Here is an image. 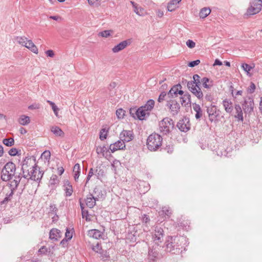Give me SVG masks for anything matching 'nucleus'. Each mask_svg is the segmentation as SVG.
<instances>
[{
	"mask_svg": "<svg viewBox=\"0 0 262 262\" xmlns=\"http://www.w3.org/2000/svg\"><path fill=\"white\" fill-rule=\"evenodd\" d=\"M93 174H94V170L92 168L90 169L88 175L87 176L86 183H87L89 182V181L90 180L91 178L93 176Z\"/></svg>",
	"mask_w": 262,
	"mask_h": 262,
	"instance_id": "4d7b16f0",
	"label": "nucleus"
},
{
	"mask_svg": "<svg viewBox=\"0 0 262 262\" xmlns=\"http://www.w3.org/2000/svg\"><path fill=\"white\" fill-rule=\"evenodd\" d=\"M97 200L95 199V198L93 196L92 193L89 194L86 199H85V202L88 207L90 208H93L96 205V201Z\"/></svg>",
	"mask_w": 262,
	"mask_h": 262,
	"instance_id": "dca6fc26",
	"label": "nucleus"
},
{
	"mask_svg": "<svg viewBox=\"0 0 262 262\" xmlns=\"http://www.w3.org/2000/svg\"><path fill=\"white\" fill-rule=\"evenodd\" d=\"M138 109L136 108H130L129 110V113L130 115L134 118H137V117Z\"/></svg>",
	"mask_w": 262,
	"mask_h": 262,
	"instance_id": "8fccbe9b",
	"label": "nucleus"
},
{
	"mask_svg": "<svg viewBox=\"0 0 262 262\" xmlns=\"http://www.w3.org/2000/svg\"><path fill=\"white\" fill-rule=\"evenodd\" d=\"M149 113H147L145 111L142 106L138 108L137 117V118L140 120H143L144 119L146 116H148Z\"/></svg>",
	"mask_w": 262,
	"mask_h": 262,
	"instance_id": "cd10ccee",
	"label": "nucleus"
},
{
	"mask_svg": "<svg viewBox=\"0 0 262 262\" xmlns=\"http://www.w3.org/2000/svg\"><path fill=\"white\" fill-rule=\"evenodd\" d=\"M19 183L20 179L18 176L16 177L15 179L12 180V181L8 183V184L10 187V190L6 193L5 198L1 202L2 205L7 204L9 201L11 200L14 192L17 189Z\"/></svg>",
	"mask_w": 262,
	"mask_h": 262,
	"instance_id": "20e7f679",
	"label": "nucleus"
},
{
	"mask_svg": "<svg viewBox=\"0 0 262 262\" xmlns=\"http://www.w3.org/2000/svg\"><path fill=\"white\" fill-rule=\"evenodd\" d=\"M200 63V60L199 59H197V60L189 62L188 64V66L189 67L193 68V67H194L195 66L198 65Z\"/></svg>",
	"mask_w": 262,
	"mask_h": 262,
	"instance_id": "3c124183",
	"label": "nucleus"
},
{
	"mask_svg": "<svg viewBox=\"0 0 262 262\" xmlns=\"http://www.w3.org/2000/svg\"><path fill=\"white\" fill-rule=\"evenodd\" d=\"M200 78H201V77L199 75L194 74L193 76V80L191 81L192 82H198V81H201Z\"/></svg>",
	"mask_w": 262,
	"mask_h": 262,
	"instance_id": "0e129e2a",
	"label": "nucleus"
},
{
	"mask_svg": "<svg viewBox=\"0 0 262 262\" xmlns=\"http://www.w3.org/2000/svg\"><path fill=\"white\" fill-rule=\"evenodd\" d=\"M262 8L261 0H251L250 6L247 9L245 15H252L259 13Z\"/></svg>",
	"mask_w": 262,
	"mask_h": 262,
	"instance_id": "423d86ee",
	"label": "nucleus"
},
{
	"mask_svg": "<svg viewBox=\"0 0 262 262\" xmlns=\"http://www.w3.org/2000/svg\"><path fill=\"white\" fill-rule=\"evenodd\" d=\"M165 150L167 152V153L171 154L173 150V148L172 146L168 145L166 146Z\"/></svg>",
	"mask_w": 262,
	"mask_h": 262,
	"instance_id": "13d9d810",
	"label": "nucleus"
},
{
	"mask_svg": "<svg viewBox=\"0 0 262 262\" xmlns=\"http://www.w3.org/2000/svg\"><path fill=\"white\" fill-rule=\"evenodd\" d=\"M18 122L22 125H26L30 122V117L27 116L21 115L18 119Z\"/></svg>",
	"mask_w": 262,
	"mask_h": 262,
	"instance_id": "72a5a7b5",
	"label": "nucleus"
},
{
	"mask_svg": "<svg viewBox=\"0 0 262 262\" xmlns=\"http://www.w3.org/2000/svg\"><path fill=\"white\" fill-rule=\"evenodd\" d=\"M16 40L20 45L24 46V45H25V43L27 41L28 39L25 37H17Z\"/></svg>",
	"mask_w": 262,
	"mask_h": 262,
	"instance_id": "49530a36",
	"label": "nucleus"
},
{
	"mask_svg": "<svg viewBox=\"0 0 262 262\" xmlns=\"http://www.w3.org/2000/svg\"><path fill=\"white\" fill-rule=\"evenodd\" d=\"M75 171H80V165L78 163H76L73 167V172Z\"/></svg>",
	"mask_w": 262,
	"mask_h": 262,
	"instance_id": "338daca9",
	"label": "nucleus"
},
{
	"mask_svg": "<svg viewBox=\"0 0 262 262\" xmlns=\"http://www.w3.org/2000/svg\"><path fill=\"white\" fill-rule=\"evenodd\" d=\"M60 231L57 229L53 228L50 231L49 237L52 240L58 241L61 237Z\"/></svg>",
	"mask_w": 262,
	"mask_h": 262,
	"instance_id": "6ab92c4d",
	"label": "nucleus"
},
{
	"mask_svg": "<svg viewBox=\"0 0 262 262\" xmlns=\"http://www.w3.org/2000/svg\"><path fill=\"white\" fill-rule=\"evenodd\" d=\"M207 113L209 116V120L213 122L216 119L217 117L219 115V113L217 112V108L215 105H211L207 108Z\"/></svg>",
	"mask_w": 262,
	"mask_h": 262,
	"instance_id": "4468645a",
	"label": "nucleus"
},
{
	"mask_svg": "<svg viewBox=\"0 0 262 262\" xmlns=\"http://www.w3.org/2000/svg\"><path fill=\"white\" fill-rule=\"evenodd\" d=\"M193 109L196 112L195 117L196 119H200L202 116V111L199 104H193Z\"/></svg>",
	"mask_w": 262,
	"mask_h": 262,
	"instance_id": "2f4dec72",
	"label": "nucleus"
},
{
	"mask_svg": "<svg viewBox=\"0 0 262 262\" xmlns=\"http://www.w3.org/2000/svg\"><path fill=\"white\" fill-rule=\"evenodd\" d=\"M166 106L169 108L173 116L177 115L180 111V104L176 100L169 99L167 100Z\"/></svg>",
	"mask_w": 262,
	"mask_h": 262,
	"instance_id": "9d476101",
	"label": "nucleus"
},
{
	"mask_svg": "<svg viewBox=\"0 0 262 262\" xmlns=\"http://www.w3.org/2000/svg\"><path fill=\"white\" fill-rule=\"evenodd\" d=\"M174 125L173 120L166 117L159 122V130L163 135H167L173 129Z\"/></svg>",
	"mask_w": 262,
	"mask_h": 262,
	"instance_id": "39448f33",
	"label": "nucleus"
},
{
	"mask_svg": "<svg viewBox=\"0 0 262 262\" xmlns=\"http://www.w3.org/2000/svg\"><path fill=\"white\" fill-rule=\"evenodd\" d=\"M125 149V144L120 139L113 144L110 145V149L112 152H114L117 150H123Z\"/></svg>",
	"mask_w": 262,
	"mask_h": 262,
	"instance_id": "2eb2a0df",
	"label": "nucleus"
},
{
	"mask_svg": "<svg viewBox=\"0 0 262 262\" xmlns=\"http://www.w3.org/2000/svg\"><path fill=\"white\" fill-rule=\"evenodd\" d=\"M64 187L66 196H70L72 194L73 192V187L71 183L68 180L64 182Z\"/></svg>",
	"mask_w": 262,
	"mask_h": 262,
	"instance_id": "5701e85b",
	"label": "nucleus"
},
{
	"mask_svg": "<svg viewBox=\"0 0 262 262\" xmlns=\"http://www.w3.org/2000/svg\"><path fill=\"white\" fill-rule=\"evenodd\" d=\"M201 82L203 86L206 89H210L213 86V81L210 80L208 78H203L201 79Z\"/></svg>",
	"mask_w": 262,
	"mask_h": 262,
	"instance_id": "7c9ffc66",
	"label": "nucleus"
},
{
	"mask_svg": "<svg viewBox=\"0 0 262 262\" xmlns=\"http://www.w3.org/2000/svg\"><path fill=\"white\" fill-rule=\"evenodd\" d=\"M185 241L183 236H173L168 237L165 242V250L171 254H179L183 249L182 243Z\"/></svg>",
	"mask_w": 262,
	"mask_h": 262,
	"instance_id": "f257e3e1",
	"label": "nucleus"
},
{
	"mask_svg": "<svg viewBox=\"0 0 262 262\" xmlns=\"http://www.w3.org/2000/svg\"><path fill=\"white\" fill-rule=\"evenodd\" d=\"M242 106L246 114H251L254 110V103L253 99L250 97L244 98V102L242 103Z\"/></svg>",
	"mask_w": 262,
	"mask_h": 262,
	"instance_id": "0eeeda50",
	"label": "nucleus"
},
{
	"mask_svg": "<svg viewBox=\"0 0 262 262\" xmlns=\"http://www.w3.org/2000/svg\"><path fill=\"white\" fill-rule=\"evenodd\" d=\"M20 152V150H18L16 148H11L8 153L11 156H15L16 155H19L20 154L19 152Z\"/></svg>",
	"mask_w": 262,
	"mask_h": 262,
	"instance_id": "c03bdc74",
	"label": "nucleus"
},
{
	"mask_svg": "<svg viewBox=\"0 0 262 262\" xmlns=\"http://www.w3.org/2000/svg\"><path fill=\"white\" fill-rule=\"evenodd\" d=\"M255 85L252 82L248 89V91L249 93L252 94L255 91Z\"/></svg>",
	"mask_w": 262,
	"mask_h": 262,
	"instance_id": "6e6d98bb",
	"label": "nucleus"
},
{
	"mask_svg": "<svg viewBox=\"0 0 262 262\" xmlns=\"http://www.w3.org/2000/svg\"><path fill=\"white\" fill-rule=\"evenodd\" d=\"M223 105L225 111L228 113H231L233 111V105L232 102L228 99H225L223 101Z\"/></svg>",
	"mask_w": 262,
	"mask_h": 262,
	"instance_id": "b1692460",
	"label": "nucleus"
},
{
	"mask_svg": "<svg viewBox=\"0 0 262 262\" xmlns=\"http://www.w3.org/2000/svg\"><path fill=\"white\" fill-rule=\"evenodd\" d=\"M134 134L132 130H123L120 134V139L124 143L128 142L134 138Z\"/></svg>",
	"mask_w": 262,
	"mask_h": 262,
	"instance_id": "f8f14e48",
	"label": "nucleus"
},
{
	"mask_svg": "<svg viewBox=\"0 0 262 262\" xmlns=\"http://www.w3.org/2000/svg\"><path fill=\"white\" fill-rule=\"evenodd\" d=\"M59 180L57 175L53 174L50 180L49 183L50 185L55 186L59 183Z\"/></svg>",
	"mask_w": 262,
	"mask_h": 262,
	"instance_id": "4c0bfd02",
	"label": "nucleus"
},
{
	"mask_svg": "<svg viewBox=\"0 0 262 262\" xmlns=\"http://www.w3.org/2000/svg\"><path fill=\"white\" fill-rule=\"evenodd\" d=\"M154 105L155 101L152 99H149L146 102L144 105L142 106V107L147 113H149L154 108Z\"/></svg>",
	"mask_w": 262,
	"mask_h": 262,
	"instance_id": "c85d7f7f",
	"label": "nucleus"
},
{
	"mask_svg": "<svg viewBox=\"0 0 262 262\" xmlns=\"http://www.w3.org/2000/svg\"><path fill=\"white\" fill-rule=\"evenodd\" d=\"M178 87H181V85L178 84L173 85L167 93V98L172 99L174 97H177Z\"/></svg>",
	"mask_w": 262,
	"mask_h": 262,
	"instance_id": "aec40b11",
	"label": "nucleus"
},
{
	"mask_svg": "<svg viewBox=\"0 0 262 262\" xmlns=\"http://www.w3.org/2000/svg\"><path fill=\"white\" fill-rule=\"evenodd\" d=\"M186 45L188 48L192 49L195 47V43L193 40L188 39L186 41Z\"/></svg>",
	"mask_w": 262,
	"mask_h": 262,
	"instance_id": "603ef678",
	"label": "nucleus"
},
{
	"mask_svg": "<svg viewBox=\"0 0 262 262\" xmlns=\"http://www.w3.org/2000/svg\"><path fill=\"white\" fill-rule=\"evenodd\" d=\"M107 132L105 129L103 128L100 130L99 138L101 140H104L106 138Z\"/></svg>",
	"mask_w": 262,
	"mask_h": 262,
	"instance_id": "37998d69",
	"label": "nucleus"
},
{
	"mask_svg": "<svg viewBox=\"0 0 262 262\" xmlns=\"http://www.w3.org/2000/svg\"><path fill=\"white\" fill-rule=\"evenodd\" d=\"M51 132L56 136L59 137H63L64 132L57 126H52L51 128Z\"/></svg>",
	"mask_w": 262,
	"mask_h": 262,
	"instance_id": "473e14b6",
	"label": "nucleus"
},
{
	"mask_svg": "<svg viewBox=\"0 0 262 262\" xmlns=\"http://www.w3.org/2000/svg\"><path fill=\"white\" fill-rule=\"evenodd\" d=\"M128 45V41L127 40H124L116 46H115L113 49L112 51L114 53H117L122 50H123L124 48H125Z\"/></svg>",
	"mask_w": 262,
	"mask_h": 262,
	"instance_id": "4be33fe9",
	"label": "nucleus"
},
{
	"mask_svg": "<svg viewBox=\"0 0 262 262\" xmlns=\"http://www.w3.org/2000/svg\"><path fill=\"white\" fill-rule=\"evenodd\" d=\"M46 54L48 56L53 57L54 55L53 51L51 50H49L46 51Z\"/></svg>",
	"mask_w": 262,
	"mask_h": 262,
	"instance_id": "774afa93",
	"label": "nucleus"
},
{
	"mask_svg": "<svg viewBox=\"0 0 262 262\" xmlns=\"http://www.w3.org/2000/svg\"><path fill=\"white\" fill-rule=\"evenodd\" d=\"M93 196L97 201L103 200L106 195V192L100 186H96L93 190Z\"/></svg>",
	"mask_w": 262,
	"mask_h": 262,
	"instance_id": "ddd939ff",
	"label": "nucleus"
},
{
	"mask_svg": "<svg viewBox=\"0 0 262 262\" xmlns=\"http://www.w3.org/2000/svg\"><path fill=\"white\" fill-rule=\"evenodd\" d=\"M1 170V178L3 181L10 182L12 181V179L16 177H19L20 181L21 180V173L15 174L16 165L12 162H7Z\"/></svg>",
	"mask_w": 262,
	"mask_h": 262,
	"instance_id": "f03ea898",
	"label": "nucleus"
},
{
	"mask_svg": "<svg viewBox=\"0 0 262 262\" xmlns=\"http://www.w3.org/2000/svg\"><path fill=\"white\" fill-rule=\"evenodd\" d=\"M113 33L112 30H104L99 33L98 35L102 37H107Z\"/></svg>",
	"mask_w": 262,
	"mask_h": 262,
	"instance_id": "a19ab883",
	"label": "nucleus"
},
{
	"mask_svg": "<svg viewBox=\"0 0 262 262\" xmlns=\"http://www.w3.org/2000/svg\"><path fill=\"white\" fill-rule=\"evenodd\" d=\"M154 241H160L163 236V230L160 227L155 228L154 234L152 235Z\"/></svg>",
	"mask_w": 262,
	"mask_h": 262,
	"instance_id": "a211bd4d",
	"label": "nucleus"
},
{
	"mask_svg": "<svg viewBox=\"0 0 262 262\" xmlns=\"http://www.w3.org/2000/svg\"><path fill=\"white\" fill-rule=\"evenodd\" d=\"M88 3L91 6L98 5L99 4V0H88Z\"/></svg>",
	"mask_w": 262,
	"mask_h": 262,
	"instance_id": "e2e57ef3",
	"label": "nucleus"
},
{
	"mask_svg": "<svg viewBox=\"0 0 262 262\" xmlns=\"http://www.w3.org/2000/svg\"><path fill=\"white\" fill-rule=\"evenodd\" d=\"M24 46L32 52L36 54L38 53V49L31 40H28Z\"/></svg>",
	"mask_w": 262,
	"mask_h": 262,
	"instance_id": "bb28decb",
	"label": "nucleus"
},
{
	"mask_svg": "<svg viewBox=\"0 0 262 262\" xmlns=\"http://www.w3.org/2000/svg\"><path fill=\"white\" fill-rule=\"evenodd\" d=\"M50 105L52 107V108L55 114V115H56V117H58V112L59 111V108H58V107L55 105V104L51 101H50V100H47V101Z\"/></svg>",
	"mask_w": 262,
	"mask_h": 262,
	"instance_id": "58836bf2",
	"label": "nucleus"
},
{
	"mask_svg": "<svg viewBox=\"0 0 262 262\" xmlns=\"http://www.w3.org/2000/svg\"><path fill=\"white\" fill-rule=\"evenodd\" d=\"M242 67L243 68V69L247 72V75H248L249 74V71L252 69L254 68V66H250L247 63H243L242 65Z\"/></svg>",
	"mask_w": 262,
	"mask_h": 262,
	"instance_id": "a18cd8bd",
	"label": "nucleus"
},
{
	"mask_svg": "<svg viewBox=\"0 0 262 262\" xmlns=\"http://www.w3.org/2000/svg\"><path fill=\"white\" fill-rule=\"evenodd\" d=\"M234 108L235 111L234 117L238 121L243 122L244 121L243 113L241 105L239 104H235Z\"/></svg>",
	"mask_w": 262,
	"mask_h": 262,
	"instance_id": "f3484780",
	"label": "nucleus"
},
{
	"mask_svg": "<svg viewBox=\"0 0 262 262\" xmlns=\"http://www.w3.org/2000/svg\"><path fill=\"white\" fill-rule=\"evenodd\" d=\"M48 252V248L45 246L41 247L39 250L38 252L40 254H45Z\"/></svg>",
	"mask_w": 262,
	"mask_h": 262,
	"instance_id": "5fc2aeb1",
	"label": "nucleus"
},
{
	"mask_svg": "<svg viewBox=\"0 0 262 262\" xmlns=\"http://www.w3.org/2000/svg\"><path fill=\"white\" fill-rule=\"evenodd\" d=\"M177 126L181 132H187L190 128L189 119L185 117L182 120H179L177 124Z\"/></svg>",
	"mask_w": 262,
	"mask_h": 262,
	"instance_id": "9b49d317",
	"label": "nucleus"
},
{
	"mask_svg": "<svg viewBox=\"0 0 262 262\" xmlns=\"http://www.w3.org/2000/svg\"><path fill=\"white\" fill-rule=\"evenodd\" d=\"M3 143L8 147H11L14 144V140L12 138H5L3 140Z\"/></svg>",
	"mask_w": 262,
	"mask_h": 262,
	"instance_id": "c9c22d12",
	"label": "nucleus"
},
{
	"mask_svg": "<svg viewBox=\"0 0 262 262\" xmlns=\"http://www.w3.org/2000/svg\"><path fill=\"white\" fill-rule=\"evenodd\" d=\"M125 111L123 110L122 108H119L117 110L116 112V116L119 119H122L124 118L125 116Z\"/></svg>",
	"mask_w": 262,
	"mask_h": 262,
	"instance_id": "ea45409f",
	"label": "nucleus"
},
{
	"mask_svg": "<svg viewBox=\"0 0 262 262\" xmlns=\"http://www.w3.org/2000/svg\"><path fill=\"white\" fill-rule=\"evenodd\" d=\"M72 234H73L72 232H71L68 229H67L66 232L65 234V236H66L65 238H67L66 239H67L68 241L70 240L72 238V236H73Z\"/></svg>",
	"mask_w": 262,
	"mask_h": 262,
	"instance_id": "864d4df0",
	"label": "nucleus"
},
{
	"mask_svg": "<svg viewBox=\"0 0 262 262\" xmlns=\"http://www.w3.org/2000/svg\"><path fill=\"white\" fill-rule=\"evenodd\" d=\"M88 236L94 239H99L102 236V233L97 229L90 230L88 232Z\"/></svg>",
	"mask_w": 262,
	"mask_h": 262,
	"instance_id": "412c9836",
	"label": "nucleus"
},
{
	"mask_svg": "<svg viewBox=\"0 0 262 262\" xmlns=\"http://www.w3.org/2000/svg\"><path fill=\"white\" fill-rule=\"evenodd\" d=\"M181 103L185 106L191 103V96L188 93L184 94L181 98Z\"/></svg>",
	"mask_w": 262,
	"mask_h": 262,
	"instance_id": "a878e982",
	"label": "nucleus"
},
{
	"mask_svg": "<svg viewBox=\"0 0 262 262\" xmlns=\"http://www.w3.org/2000/svg\"><path fill=\"white\" fill-rule=\"evenodd\" d=\"M161 214H165V215H167L168 217L170 216V215L171 214V211L169 210V208L166 207H163L162 209V210L161 212H159Z\"/></svg>",
	"mask_w": 262,
	"mask_h": 262,
	"instance_id": "79ce46f5",
	"label": "nucleus"
},
{
	"mask_svg": "<svg viewBox=\"0 0 262 262\" xmlns=\"http://www.w3.org/2000/svg\"><path fill=\"white\" fill-rule=\"evenodd\" d=\"M25 162V160L24 161V162ZM26 166H27V164H25V163H23L21 167V170L23 171V177L25 179H28V177H31V174L30 173V172H28L27 173H25V168H26Z\"/></svg>",
	"mask_w": 262,
	"mask_h": 262,
	"instance_id": "de8ad7c7",
	"label": "nucleus"
},
{
	"mask_svg": "<svg viewBox=\"0 0 262 262\" xmlns=\"http://www.w3.org/2000/svg\"><path fill=\"white\" fill-rule=\"evenodd\" d=\"M100 257L102 259L107 258L109 257V255L107 254L106 252L102 250L101 254H100Z\"/></svg>",
	"mask_w": 262,
	"mask_h": 262,
	"instance_id": "052dcab7",
	"label": "nucleus"
},
{
	"mask_svg": "<svg viewBox=\"0 0 262 262\" xmlns=\"http://www.w3.org/2000/svg\"><path fill=\"white\" fill-rule=\"evenodd\" d=\"M167 97V94L165 92H162L159 96L158 101L159 102H161L165 99L166 97Z\"/></svg>",
	"mask_w": 262,
	"mask_h": 262,
	"instance_id": "09e8293b",
	"label": "nucleus"
},
{
	"mask_svg": "<svg viewBox=\"0 0 262 262\" xmlns=\"http://www.w3.org/2000/svg\"><path fill=\"white\" fill-rule=\"evenodd\" d=\"M163 138L157 133L150 135L146 140V145L148 150L151 151H157L162 145Z\"/></svg>",
	"mask_w": 262,
	"mask_h": 262,
	"instance_id": "7ed1b4c3",
	"label": "nucleus"
},
{
	"mask_svg": "<svg viewBox=\"0 0 262 262\" xmlns=\"http://www.w3.org/2000/svg\"><path fill=\"white\" fill-rule=\"evenodd\" d=\"M211 12V10L208 8H202L200 12V17L201 18H205Z\"/></svg>",
	"mask_w": 262,
	"mask_h": 262,
	"instance_id": "f704fd0d",
	"label": "nucleus"
},
{
	"mask_svg": "<svg viewBox=\"0 0 262 262\" xmlns=\"http://www.w3.org/2000/svg\"><path fill=\"white\" fill-rule=\"evenodd\" d=\"M106 150V148L105 146L103 147H98L97 148V152L98 154L103 153Z\"/></svg>",
	"mask_w": 262,
	"mask_h": 262,
	"instance_id": "680f3d73",
	"label": "nucleus"
},
{
	"mask_svg": "<svg viewBox=\"0 0 262 262\" xmlns=\"http://www.w3.org/2000/svg\"><path fill=\"white\" fill-rule=\"evenodd\" d=\"M194 85V82L191 81L187 82V86L188 90L199 100H202L204 95L201 88L197 89Z\"/></svg>",
	"mask_w": 262,
	"mask_h": 262,
	"instance_id": "6e6552de",
	"label": "nucleus"
},
{
	"mask_svg": "<svg viewBox=\"0 0 262 262\" xmlns=\"http://www.w3.org/2000/svg\"><path fill=\"white\" fill-rule=\"evenodd\" d=\"M32 168V170L30 171L31 177L29 179L39 182L43 176V172L40 171V168L36 164Z\"/></svg>",
	"mask_w": 262,
	"mask_h": 262,
	"instance_id": "1a4fd4ad",
	"label": "nucleus"
},
{
	"mask_svg": "<svg viewBox=\"0 0 262 262\" xmlns=\"http://www.w3.org/2000/svg\"><path fill=\"white\" fill-rule=\"evenodd\" d=\"M82 212V217L84 218V217H86V221H90V219H88V211L87 210H82L81 211Z\"/></svg>",
	"mask_w": 262,
	"mask_h": 262,
	"instance_id": "69168bd1",
	"label": "nucleus"
},
{
	"mask_svg": "<svg viewBox=\"0 0 262 262\" xmlns=\"http://www.w3.org/2000/svg\"><path fill=\"white\" fill-rule=\"evenodd\" d=\"M158 247V246L156 245L155 247L152 246V248H149L148 256L151 260H154L158 255V252L156 249Z\"/></svg>",
	"mask_w": 262,
	"mask_h": 262,
	"instance_id": "c756f323",
	"label": "nucleus"
},
{
	"mask_svg": "<svg viewBox=\"0 0 262 262\" xmlns=\"http://www.w3.org/2000/svg\"><path fill=\"white\" fill-rule=\"evenodd\" d=\"M142 221L143 223H147L149 222L150 219L149 216L146 214H144L142 217Z\"/></svg>",
	"mask_w": 262,
	"mask_h": 262,
	"instance_id": "bf43d9fd",
	"label": "nucleus"
},
{
	"mask_svg": "<svg viewBox=\"0 0 262 262\" xmlns=\"http://www.w3.org/2000/svg\"><path fill=\"white\" fill-rule=\"evenodd\" d=\"M89 246L93 251L96 253L101 254V251L102 250V247L100 244H99L98 243H97L96 245L90 244Z\"/></svg>",
	"mask_w": 262,
	"mask_h": 262,
	"instance_id": "e433bc0d",
	"label": "nucleus"
},
{
	"mask_svg": "<svg viewBox=\"0 0 262 262\" xmlns=\"http://www.w3.org/2000/svg\"><path fill=\"white\" fill-rule=\"evenodd\" d=\"M182 0H171L167 5V9L168 11L172 12L178 7V5Z\"/></svg>",
	"mask_w": 262,
	"mask_h": 262,
	"instance_id": "393cba45",
	"label": "nucleus"
}]
</instances>
